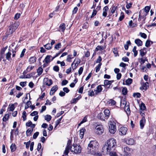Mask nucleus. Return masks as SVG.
Masks as SVG:
<instances>
[{"instance_id": "obj_1", "label": "nucleus", "mask_w": 156, "mask_h": 156, "mask_svg": "<svg viewBox=\"0 0 156 156\" xmlns=\"http://www.w3.org/2000/svg\"><path fill=\"white\" fill-rule=\"evenodd\" d=\"M116 145V142L115 139L113 138H111L107 141L102 148L103 151L106 150L107 152H110L111 150H114Z\"/></svg>"}, {"instance_id": "obj_2", "label": "nucleus", "mask_w": 156, "mask_h": 156, "mask_svg": "<svg viewBox=\"0 0 156 156\" xmlns=\"http://www.w3.org/2000/svg\"><path fill=\"white\" fill-rule=\"evenodd\" d=\"M99 144L96 140L91 141L88 145L87 153L94 154L97 150H98Z\"/></svg>"}, {"instance_id": "obj_3", "label": "nucleus", "mask_w": 156, "mask_h": 156, "mask_svg": "<svg viewBox=\"0 0 156 156\" xmlns=\"http://www.w3.org/2000/svg\"><path fill=\"white\" fill-rule=\"evenodd\" d=\"M19 25V23L18 22H15L11 24L9 27L6 34L3 38V40L6 39L9 35L12 34L18 28Z\"/></svg>"}, {"instance_id": "obj_4", "label": "nucleus", "mask_w": 156, "mask_h": 156, "mask_svg": "<svg viewBox=\"0 0 156 156\" xmlns=\"http://www.w3.org/2000/svg\"><path fill=\"white\" fill-rule=\"evenodd\" d=\"M70 150L71 152H73L75 154H79L81 152V147L80 145L74 144L73 145L72 147H71Z\"/></svg>"}, {"instance_id": "obj_5", "label": "nucleus", "mask_w": 156, "mask_h": 156, "mask_svg": "<svg viewBox=\"0 0 156 156\" xmlns=\"http://www.w3.org/2000/svg\"><path fill=\"white\" fill-rule=\"evenodd\" d=\"M116 130V124L114 122H110L109 124V131L112 134H114Z\"/></svg>"}, {"instance_id": "obj_6", "label": "nucleus", "mask_w": 156, "mask_h": 156, "mask_svg": "<svg viewBox=\"0 0 156 156\" xmlns=\"http://www.w3.org/2000/svg\"><path fill=\"white\" fill-rule=\"evenodd\" d=\"M104 131L103 126L101 125H97L95 127V132L98 135L102 134Z\"/></svg>"}, {"instance_id": "obj_7", "label": "nucleus", "mask_w": 156, "mask_h": 156, "mask_svg": "<svg viewBox=\"0 0 156 156\" xmlns=\"http://www.w3.org/2000/svg\"><path fill=\"white\" fill-rule=\"evenodd\" d=\"M71 147H72L71 145V141L70 140H69L68 141L66 147L64 152V154L65 155L68 154L69 150H71Z\"/></svg>"}, {"instance_id": "obj_8", "label": "nucleus", "mask_w": 156, "mask_h": 156, "mask_svg": "<svg viewBox=\"0 0 156 156\" xmlns=\"http://www.w3.org/2000/svg\"><path fill=\"white\" fill-rule=\"evenodd\" d=\"M127 131V129L125 127L122 126L121 127L119 130V132L121 133L120 134L125 135L126 134Z\"/></svg>"}, {"instance_id": "obj_9", "label": "nucleus", "mask_w": 156, "mask_h": 156, "mask_svg": "<svg viewBox=\"0 0 156 156\" xmlns=\"http://www.w3.org/2000/svg\"><path fill=\"white\" fill-rule=\"evenodd\" d=\"M45 84L48 86H50L53 83L51 79H48L47 78L44 79Z\"/></svg>"}, {"instance_id": "obj_10", "label": "nucleus", "mask_w": 156, "mask_h": 156, "mask_svg": "<svg viewBox=\"0 0 156 156\" xmlns=\"http://www.w3.org/2000/svg\"><path fill=\"white\" fill-rule=\"evenodd\" d=\"M122 151L123 152L122 154H129V153L131 149L128 147H125L124 148H122Z\"/></svg>"}, {"instance_id": "obj_11", "label": "nucleus", "mask_w": 156, "mask_h": 156, "mask_svg": "<svg viewBox=\"0 0 156 156\" xmlns=\"http://www.w3.org/2000/svg\"><path fill=\"white\" fill-rule=\"evenodd\" d=\"M58 89V87L57 85L53 87L51 89V91L50 93V95H52L54 93L57 91Z\"/></svg>"}, {"instance_id": "obj_12", "label": "nucleus", "mask_w": 156, "mask_h": 156, "mask_svg": "<svg viewBox=\"0 0 156 156\" xmlns=\"http://www.w3.org/2000/svg\"><path fill=\"white\" fill-rule=\"evenodd\" d=\"M124 109L127 114H130V111L129 108V103H128V105L124 106Z\"/></svg>"}, {"instance_id": "obj_13", "label": "nucleus", "mask_w": 156, "mask_h": 156, "mask_svg": "<svg viewBox=\"0 0 156 156\" xmlns=\"http://www.w3.org/2000/svg\"><path fill=\"white\" fill-rule=\"evenodd\" d=\"M126 144L129 145H133L134 142V140L133 139L130 138L126 140Z\"/></svg>"}, {"instance_id": "obj_14", "label": "nucleus", "mask_w": 156, "mask_h": 156, "mask_svg": "<svg viewBox=\"0 0 156 156\" xmlns=\"http://www.w3.org/2000/svg\"><path fill=\"white\" fill-rule=\"evenodd\" d=\"M102 90V88L101 85H98L97 88V90H94V91L95 92V94L97 95L98 93L101 92Z\"/></svg>"}, {"instance_id": "obj_15", "label": "nucleus", "mask_w": 156, "mask_h": 156, "mask_svg": "<svg viewBox=\"0 0 156 156\" xmlns=\"http://www.w3.org/2000/svg\"><path fill=\"white\" fill-rule=\"evenodd\" d=\"M145 117H143L142 118L141 120H140V125L141 129H142L145 124Z\"/></svg>"}, {"instance_id": "obj_16", "label": "nucleus", "mask_w": 156, "mask_h": 156, "mask_svg": "<svg viewBox=\"0 0 156 156\" xmlns=\"http://www.w3.org/2000/svg\"><path fill=\"white\" fill-rule=\"evenodd\" d=\"M105 119H107L110 115V112L109 110L105 109L104 111Z\"/></svg>"}, {"instance_id": "obj_17", "label": "nucleus", "mask_w": 156, "mask_h": 156, "mask_svg": "<svg viewBox=\"0 0 156 156\" xmlns=\"http://www.w3.org/2000/svg\"><path fill=\"white\" fill-rule=\"evenodd\" d=\"M86 131L85 129L82 128L80 130V136L81 139L83 138V136L84 134V132Z\"/></svg>"}, {"instance_id": "obj_18", "label": "nucleus", "mask_w": 156, "mask_h": 156, "mask_svg": "<svg viewBox=\"0 0 156 156\" xmlns=\"http://www.w3.org/2000/svg\"><path fill=\"white\" fill-rule=\"evenodd\" d=\"M11 50L9 48V49L8 52L6 54V59L9 61L11 58Z\"/></svg>"}, {"instance_id": "obj_19", "label": "nucleus", "mask_w": 156, "mask_h": 156, "mask_svg": "<svg viewBox=\"0 0 156 156\" xmlns=\"http://www.w3.org/2000/svg\"><path fill=\"white\" fill-rule=\"evenodd\" d=\"M135 42L138 46H141L143 45L142 41L139 39H136Z\"/></svg>"}, {"instance_id": "obj_20", "label": "nucleus", "mask_w": 156, "mask_h": 156, "mask_svg": "<svg viewBox=\"0 0 156 156\" xmlns=\"http://www.w3.org/2000/svg\"><path fill=\"white\" fill-rule=\"evenodd\" d=\"M52 57L51 55H47L44 59V61L46 63H48L51 62V58Z\"/></svg>"}, {"instance_id": "obj_21", "label": "nucleus", "mask_w": 156, "mask_h": 156, "mask_svg": "<svg viewBox=\"0 0 156 156\" xmlns=\"http://www.w3.org/2000/svg\"><path fill=\"white\" fill-rule=\"evenodd\" d=\"M98 119L103 121H105V117H104L103 114L102 113H100L98 114Z\"/></svg>"}, {"instance_id": "obj_22", "label": "nucleus", "mask_w": 156, "mask_h": 156, "mask_svg": "<svg viewBox=\"0 0 156 156\" xmlns=\"http://www.w3.org/2000/svg\"><path fill=\"white\" fill-rule=\"evenodd\" d=\"M113 82V80H105L104 82V86H107L108 85H110ZM102 86H104V85H102Z\"/></svg>"}, {"instance_id": "obj_23", "label": "nucleus", "mask_w": 156, "mask_h": 156, "mask_svg": "<svg viewBox=\"0 0 156 156\" xmlns=\"http://www.w3.org/2000/svg\"><path fill=\"white\" fill-rule=\"evenodd\" d=\"M120 105L121 106H125V105H128V103H127L126 102V99L124 98L121 100Z\"/></svg>"}, {"instance_id": "obj_24", "label": "nucleus", "mask_w": 156, "mask_h": 156, "mask_svg": "<svg viewBox=\"0 0 156 156\" xmlns=\"http://www.w3.org/2000/svg\"><path fill=\"white\" fill-rule=\"evenodd\" d=\"M33 131V129L29 128L27 130L26 132V135L27 136H31Z\"/></svg>"}, {"instance_id": "obj_25", "label": "nucleus", "mask_w": 156, "mask_h": 156, "mask_svg": "<svg viewBox=\"0 0 156 156\" xmlns=\"http://www.w3.org/2000/svg\"><path fill=\"white\" fill-rule=\"evenodd\" d=\"M11 151L13 152L15 151L16 149V147L15 144H12L10 146Z\"/></svg>"}, {"instance_id": "obj_26", "label": "nucleus", "mask_w": 156, "mask_h": 156, "mask_svg": "<svg viewBox=\"0 0 156 156\" xmlns=\"http://www.w3.org/2000/svg\"><path fill=\"white\" fill-rule=\"evenodd\" d=\"M81 98L80 95H79L77 98L73 99L71 101V103H76Z\"/></svg>"}, {"instance_id": "obj_27", "label": "nucleus", "mask_w": 156, "mask_h": 156, "mask_svg": "<svg viewBox=\"0 0 156 156\" xmlns=\"http://www.w3.org/2000/svg\"><path fill=\"white\" fill-rule=\"evenodd\" d=\"M44 46L47 50H50L52 48V45L50 44V43H48L47 44L44 45Z\"/></svg>"}, {"instance_id": "obj_28", "label": "nucleus", "mask_w": 156, "mask_h": 156, "mask_svg": "<svg viewBox=\"0 0 156 156\" xmlns=\"http://www.w3.org/2000/svg\"><path fill=\"white\" fill-rule=\"evenodd\" d=\"M116 9V7L115 6H113L111 7L110 9V15H112V14L114 13L115 12V11Z\"/></svg>"}, {"instance_id": "obj_29", "label": "nucleus", "mask_w": 156, "mask_h": 156, "mask_svg": "<svg viewBox=\"0 0 156 156\" xmlns=\"http://www.w3.org/2000/svg\"><path fill=\"white\" fill-rule=\"evenodd\" d=\"M114 150H111L110 152H108L109 153V154L110 156H118L116 154L115 151Z\"/></svg>"}, {"instance_id": "obj_30", "label": "nucleus", "mask_w": 156, "mask_h": 156, "mask_svg": "<svg viewBox=\"0 0 156 156\" xmlns=\"http://www.w3.org/2000/svg\"><path fill=\"white\" fill-rule=\"evenodd\" d=\"M131 42L130 41H127L126 44L124 45L125 49L127 50H128L129 48V45H130Z\"/></svg>"}, {"instance_id": "obj_31", "label": "nucleus", "mask_w": 156, "mask_h": 156, "mask_svg": "<svg viewBox=\"0 0 156 156\" xmlns=\"http://www.w3.org/2000/svg\"><path fill=\"white\" fill-rule=\"evenodd\" d=\"M59 28L60 30H61L62 32H63L66 28L65 24L63 23L61 24L59 26Z\"/></svg>"}, {"instance_id": "obj_32", "label": "nucleus", "mask_w": 156, "mask_h": 156, "mask_svg": "<svg viewBox=\"0 0 156 156\" xmlns=\"http://www.w3.org/2000/svg\"><path fill=\"white\" fill-rule=\"evenodd\" d=\"M149 86V83L148 82H146L143 85V89L146 90L148 88Z\"/></svg>"}, {"instance_id": "obj_33", "label": "nucleus", "mask_w": 156, "mask_h": 156, "mask_svg": "<svg viewBox=\"0 0 156 156\" xmlns=\"http://www.w3.org/2000/svg\"><path fill=\"white\" fill-rule=\"evenodd\" d=\"M43 69L41 67H39L37 70V72L39 76L42 73Z\"/></svg>"}, {"instance_id": "obj_34", "label": "nucleus", "mask_w": 156, "mask_h": 156, "mask_svg": "<svg viewBox=\"0 0 156 156\" xmlns=\"http://www.w3.org/2000/svg\"><path fill=\"white\" fill-rule=\"evenodd\" d=\"M31 64L34 63L36 61V58L34 57H32L30 58L29 60Z\"/></svg>"}, {"instance_id": "obj_35", "label": "nucleus", "mask_w": 156, "mask_h": 156, "mask_svg": "<svg viewBox=\"0 0 156 156\" xmlns=\"http://www.w3.org/2000/svg\"><path fill=\"white\" fill-rule=\"evenodd\" d=\"M51 118V117L50 115H47L44 116V119L45 120L48 122L50 121Z\"/></svg>"}, {"instance_id": "obj_36", "label": "nucleus", "mask_w": 156, "mask_h": 156, "mask_svg": "<svg viewBox=\"0 0 156 156\" xmlns=\"http://www.w3.org/2000/svg\"><path fill=\"white\" fill-rule=\"evenodd\" d=\"M136 47L134 46L133 49V51L134 53V55L135 57H136L138 54V51L136 50Z\"/></svg>"}, {"instance_id": "obj_37", "label": "nucleus", "mask_w": 156, "mask_h": 156, "mask_svg": "<svg viewBox=\"0 0 156 156\" xmlns=\"http://www.w3.org/2000/svg\"><path fill=\"white\" fill-rule=\"evenodd\" d=\"M101 63H99L95 68V71L96 73L98 72L100 70Z\"/></svg>"}, {"instance_id": "obj_38", "label": "nucleus", "mask_w": 156, "mask_h": 156, "mask_svg": "<svg viewBox=\"0 0 156 156\" xmlns=\"http://www.w3.org/2000/svg\"><path fill=\"white\" fill-rule=\"evenodd\" d=\"M122 93L123 95H126L127 93V89L126 87H124L122 90Z\"/></svg>"}, {"instance_id": "obj_39", "label": "nucleus", "mask_w": 156, "mask_h": 156, "mask_svg": "<svg viewBox=\"0 0 156 156\" xmlns=\"http://www.w3.org/2000/svg\"><path fill=\"white\" fill-rule=\"evenodd\" d=\"M26 112L25 111H24L23 112L22 117L23 119V121H25L27 119V115Z\"/></svg>"}, {"instance_id": "obj_40", "label": "nucleus", "mask_w": 156, "mask_h": 156, "mask_svg": "<svg viewBox=\"0 0 156 156\" xmlns=\"http://www.w3.org/2000/svg\"><path fill=\"white\" fill-rule=\"evenodd\" d=\"M140 108L141 110H142L143 111L144 110L146 109V106L144 103H142L140 106Z\"/></svg>"}, {"instance_id": "obj_41", "label": "nucleus", "mask_w": 156, "mask_h": 156, "mask_svg": "<svg viewBox=\"0 0 156 156\" xmlns=\"http://www.w3.org/2000/svg\"><path fill=\"white\" fill-rule=\"evenodd\" d=\"M9 118V115L8 114H6L4 116L3 118V121L5 122Z\"/></svg>"}, {"instance_id": "obj_42", "label": "nucleus", "mask_w": 156, "mask_h": 156, "mask_svg": "<svg viewBox=\"0 0 156 156\" xmlns=\"http://www.w3.org/2000/svg\"><path fill=\"white\" fill-rule=\"evenodd\" d=\"M133 82V80L130 78H128L126 81V83L127 85H130Z\"/></svg>"}, {"instance_id": "obj_43", "label": "nucleus", "mask_w": 156, "mask_h": 156, "mask_svg": "<svg viewBox=\"0 0 156 156\" xmlns=\"http://www.w3.org/2000/svg\"><path fill=\"white\" fill-rule=\"evenodd\" d=\"M61 47V44L60 43H58L57 44H56L55 47V48L58 50L59 48H60Z\"/></svg>"}, {"instance_id": "obj_44", "label": "nucleus", "mask_w": 156, "mask_h": 156, "mask_svg": "<svg viewBox=\"0 0 156 156\" xmlns=\"http://www.w3.org/2000/svg\"><path fill=\"white\" fill-rule=\"evenodd\" d=\"M104 49V48L103 47L100 46H98L96 48L95 50L96 51H98L99 50L101 51L103 50Z\"/></svg>"}, {"instance_id": "obj_45", "label": "nucleus", "mask_w": 156, "mask_h": 156, "mask_svg": "<svg viewBox=\"0 0 156 156\" xmlns=\"http://www.w3.org/2000/svg\"><path fill=\"white\" fill-rule=\"evenodd\" d=\"M72 55H68L67 56L66 60L68 62H71V59L73 58L72 57Z\"/></svg>"}, {"instance_id": "obj_46", "label": "nucleus", "mask_w": 156, "mask_h": 156, "mask_svg": "<svg viewBox=\"0 0 156 156\" xmlns=\"http://www.w3.org/2000/svg\"><path fill=\"white\" fill-rule=\"evenodd\" d=\"M124 18V13L123 12H121V16L119 17V21H122Z\"/></svg>"}, {"instance_id": "obj_47", "label": "nucleus", "mask_w": 156, "mask_h": 156, "mask_svg": "<svg viewBox=\"0 0 156 156\" xmlns=\"http://www.w3.org/2000/svg\"><path fill=\"white\" fill-rule=\"evenodd\" d=\"M87 121V118L86 117H85L83 120L80 122L78 124V126H80L83 123Z\"/></svg>"}, {"instance_id": "obj_48", "label": "nucleus", "mask_w": 156, "mask_h": 156, "mask_svg": "<svg viewBox=\"0 0 156 156\" xmlns=\"http://www.w3.org/2000/svg\"><path fill=\"white\" fill-rule=\"evenodd\" d=\"M62 116L61 118L58 119L55 122V127L57 126L60 123L62 118Z\"/></svg>"}, {"instance_id": "obj_49", "label": "nucleus", "mask_w": 156, "mask_h": 156, "mask_svg": "<svg viewBox=\"0 0 156 156\" xmlns=\"http://www.w3.org/2000/svg\"><path fill=\"white\" fill-rule=\"evenodd\" d=\"M95 154H92L96 155L98 156H101L102 155V154L100 152H99L98 151V150H97L96 152H95Z\"/></svg>"}, {"instance_id": "obj_50", "label": "nucleus", "mask_w": 156, "mask_h": 156, "mask_svg": "<svg viewBox=\"0 0 156 156\" xmlns=\"http://www.w3.org/2000/svg\"><path fill=\"white\" fill-rule=\"evenodd\" d=\"M150 43H151L150 41L149 40H147L146 42L145 46L147 47H150L151 45Z\"/></svg>"}, {"instance_id": "obj_51", "label": "nucleus", "mask_w": 156, "mask_h": 156, "mask_svg": "<svg viewBox=\"0 0 156 156\" xmlns=\"http://www.w3.org/2000/svg\"><path fill=\"white\" fill-rule=\"evenodd\" d=\"M57 63L58 64H60L61 66H64L65 65V63L63 61L61 62L59 61H58L57 62Z\"/></svg>"}, {"instance_id": "obj_52", "label": "nucleus", "mask_w": 156, "mask_h": 156, "mask_svg": "<svg viewBox=\"0 0 156 156\" xmlns=\"http://www.w3.org/2000/svg\"><path fill=\"white\" fill-rule=\"evenodd\" d=\"M97 12V11L96 9H94L92 12V15L91 16V18H92L94 16H95Z\"/></svg>"}, {"instance_id": "obj_53", "label": "nucleus", "mask_w": 156, "mask_h": 156, "mask_svg": "<svg viewBox=\"0 0 156 156\" xmlns=\"http://www.w3.org/2000/svg\"><path fill=\"white\" fill-rule=\"evenodd\" d=\"M150 9V7L149 6H146L144 9V10L145 12L147 13L149 12Z\"/></svg>"}, {"instance_id": "obj_54", "label": "nucleus", "mask_w": 156, "mask_h": 156, "mask_svg": "<svg viewBox=\"0 0 156 156\" xmlns=\"http://www.w3.org/2000/svg\"><path fill=\"white\" fill-rule=\"evenodd\" d=\"M15 108V106L14 104H12L9 107V111H12Z\"/></svg>"}, {"instance_id": "obj_55", "label": "nucleus", "mask_w": 156, "mask_h": 156, "mask_svg": "<svg viewBox=\"0 0 156 156\" xmlns=\"http://www.w3.org/2000/svg\"><path fill=\"white\" fill-rule=\"evenodd\" d=\"M141 96L140 94L139 93H134L133 94V96L134 97H136L137 98H140Z\"/></svg>"}, {"instance_id": "obj_56", "label": "nucleus", "mask_w": 156, "mask_h": 156, "mask_svg": "<svg viewBox=\"0 0 156 156\" xmlns=\"http://www.w3.org/2000/svg\"><path fill=\"white\" fill-rule=\"evenodd\" d=\"M109 103L111 105H114L116 103V102L112 99H110L109 101Z\"/></svg>"}, {"instance_id": "obj_57", "label": "nucleus", "mask_w": 156, "mask_h": 156, "mask_svg": "<svg viewBox=\"0 0 156 156\" xmlns=\"http://www.w3.org/2000/svg\"><path fill=\"white\" fill-rule=\"evenodd\" d=\"M140 35L141 37H143L144 39H145L147 38V36L146 34L144 33H142L141 32H140Z\"/></svg>"}, {"instance_id": "obj_58", "label": "nucleus", "mask_w": 156, "mask_h": 156, "mask_svg": "<svg viewBox=\"0 0 156 156\" xmlns=\"http://www.w3.org/2000/svg\"><path fill=\"white\" fill-rule=\"evenodd\" d=\"M88 95L89 96L92 97L94 96V92L92 90L91 91H88Z\"/></svg>"}, {"instance_id": "obj_59", "label": "nucleus", "mask_w": 156, "mask_h": 156, "mask_svg": "<svg viewBox=\"0 0 156 156\" xmlns=\"http://www.w3.org/2000/svg\"><path fill=\"white\" fill-rule=\"evenodd\" d=\"M14 131V129H12L11 131L10 132V140L11 141H12L13 140V131Z\"/></svg>"}, {"instance_id": "obj_60", "label": "nucleus", "mask_w": 156, "mask_h": 156, "mask_svg": "<svg viewBox=\"0 0 156 156\" xmlns=\"http://www.w3.org/2000/svg\"><path fill=\"white\" fill-rule=\"evenodd\" d=\"M53 69L55 71L57 72L59 70V68L57 66H55L53 67Z\"/></svg>"}, {"instance_id": "obj_61", "label": "nucleus", "mask_w": 156, "mask_h": 156, "mask_svg": "<svg viewBox=\"0 0 156 156\" xmlns=\"http://www.w3.org/2000/svg\"><path fill=\"white\" fill-rule=\"evenodd\" d=\"M27 82H21L20 83V85L22 87H24L26 86Z\"/></svg>"}, {"instance_id": "obj_62", "label": "nucleus", "mask_w": 156, "mask_h": 156, "mask_svg": "<svg viewBox=\"0 0 156 156\" xmlns=\"http://www.w3.org/2000/svg\"><path fill=\"white\" fill-rule=\"evenodd\" d=\"M24 144L26 145V147L27 149H28L29 147V145L30 144V141H29L27 142H25L24 143Z\"/></svg>"}, {"instance_id": "obj_63", "label": "nucleus", "mask_w": 156, "mask_h": 156, "mask_svg": "<svg viewBox=\"0 0 156 156\" xmlns=\"http://www.w3.org/2000/svg\"><path fill=\"white\" fill-rule=\"evenodd\" d=\"M102 61V58L101 56H99L96 61V63H101V62Z\"/></svg>"}, {"instance_id": "obj_64", "label": "nucleus", "mask_w": 156, "mask_h": 156, "mask_svg": "<svg viewBox=\"0 0 156 156\" xmlns=\"http://www.w3.org/2000/svg\"><path fill=\"white\" fill-rule=\"evenodd\" d=\"M20 16V13H17L16 14L14 17V19L16 20H18Z\"/></svg>"}]
</instances>
